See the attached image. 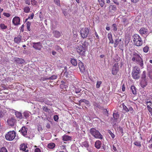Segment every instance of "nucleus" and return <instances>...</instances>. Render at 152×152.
I'll use <instances>...</instances> for the list:
<instances>
[{
  "mask_svg": "<svg viewBox=\"0 0 152 152\" xmlns=\"http://www.w3.org/2000/svg\"><path fill=\"white\" fill-rule=\"evenodd\" d=\"M132 60L137 63L139 64L141 67L143 66V63L142 59L140 55L136 53H134L132 55Z\"/></svg>",
  "mask_w": 152,
  "mask_h": 152,
  "instance_id": "obj_1",
  "label": "nucleus"
},
{
  "mask_svg": "<svg viewBox=\"0 0 152 152\" xmlns=\"http://www.w3.org/2000/svg\"><path fill=\"white\" fill-rule=\"evenodd\" d=\"M133 40L134 44L137 46H140L143 44V41L139 35L137 34H134L133 36Z\"/></svg>",
  "mask_w": 152,
  "mask_h": 152,
  "instance_id": "obj_2",
  "label": "nucleus"
},
{
  "mask_svg": "<svg viewBox=\"0 0 152 152\" xmlns=\"http://www.w3.org/2000/svg\"><path fill=\"white\" fill-rule=\"evenodd\" d=\"M77 53L80 56H85L86 52L87 50V48L83 47L81 45H77L75 48Z\"/></svg>",
  "mask_w": 152,
  "mask_h": 152,
  "instance_id": "obj_3",
  "label": "nucleus"
},
{
  "mask_svg": "<svg viewBox=\"0 0 152 152\" xmlns=\"http://www.w3.org/2000/svg\"><path fill=\"white\" fill-rule=\"evenodd\" d=\"M90 134L95 138L97 139H102L103 138V136L99 132L94 128H92L90 130Z\"/></svg>",
  "mask_w": 152,
  "mask_h": 152,
  "instance_id": "obj_4",
  "label": "nucleus"
},
{
  "mask_svg": "<svg viewBox=\"0 0 152 152\" xmlns=\"http://www.w3.org/2000/svg\"><path fill=\"white\" fill-rule=\"evenodd\" d=\"M140 72V69L138 66H135L134 67L132 73L133 78L135 79H138L140 78L139 74Z\"/></svg>",
  "mask_w": 152,
  "mask_h": 152,
  "instance_id": "obj_5",
  "label": "nucleus"
},
{
  "mask_svg": "<svg viewBox=\"0 0 152 152\" xmlns=\"http://www.w3.org/2000/svg\"><path fill=\"white\" fill-rule=\"evenodd\" d=\"M16 133L14 131H10L5 135L6 139L9 141L13 140L15 137Z\"/></svg>",
  "mask_w": 152,
  "mask_h": 152,
  "instance_id": "obj_6",
  "label": "nucleus"
},
{
  "mask_svg": "<svg viewBox=\"0 0 152 152\" xmlns=\"http://www.w3.org/2000/svg\"><path fill=\"white\" fill-rule=\"evenodd\" d=\"M89 30L87 28H82L80 30L81 37L84 39L87 37L89 33Z\"/></svg>",
  "mask_w": 152,
  "mask_h": 152,
  "instance_id": "obj_7",
  "label": "nucleus"
},
{
  "mask_svg": "<svg viewBox=\"0 0 152 152\" xmlns=\"http://www.w3.org/2000/svg\"><path fill=\"white\" fill-rule=\"evenodd\" d=\"M32 44L33 47L36 50H40L42 47V44L40 42H33L32 43Z\"/></svg>",
  "mask_w": 152,
  "mask_h": 152,
  "instance_id": "obj_8",
  "label": "nucleus"
},
{
  "mask_svg": "<svg viewBox=\"0 0 152 152\" xmlns=\"http://www.w3.org/2000/svg\"><path fill=\"white\" fill-rule=\"evenodd\" d=\"M20 19L18 17L15 16L14 17L12 20L13 24L15 26L20 24Z\"/></svg>",
  "mask_w": 152,
  "mask_h": 152,
  "instance_id": "obj_9",
  "label": "nucleus"
},
{
  "mask_svg": "<svg viewBox=\"0 0 152 152\" xmlns=\"http://www.w3.org/2000/svg\"><path fill=\"white\" fill-rule=\"evenodd\" d=\"M139 32L142 35L144 34L147 36L148 35V30L145 28H142L139 30Z\"/></svg>",
  "mask_w": 152,
  "mask_h": 152,
  "instance_id": "obj_10",
  "label": "nucleus"
},
{
  "mask_svg": "<svg viewBox=\"0 0 152 152\" xmlns=\"http://www.w3.org/2000/svg\"><path fill=\"white\" fill-rule=\"evenodd\" d=\"M66 86L65 85L63 84H61L60 85V88H62L60 92L61 93L65 94L66 95L68 94L67 93V91L66 89H65V86Z\"/></svg>",
  "mask_w": 152,
  "mask_h": 152,
  "instance_id": "obj_11",
  "label": "nucleus"
},
{
  "mask_svg": "<svg viewBox=\"0 0 152 152\" xmlns=\"http://www.w3.org/2000/svg\"><path fill=\"white\" fill-rule=\"evenodd\" d=\"M27 148V146L25 144H21L20 146V150L25 152H28V150H26V148Z\"/></svg>",
  "mask_w": 152,
  "mask_h": 152,
  "instance_id": "obj_12",
  "label": "nucleus"
},
{
  "mask_svg": "<svg viewBox=\"0 0 152 152\" xmlns=\"http://www.w3.org/2000/svg\"><path fill=\"white\" fill-rule=\"evenodd\" d=\"M15 61L16 64H23L25 61L22 58H15Z\"/></svg>",
  "mask_w": 152,
  "mask_h": 152,
  "instance_id": "obj_13",
  "label": "nucleus"
},
{
  "mask_svg": "<svg viewBox=\"0 0 152 152\" xmlns=\"http://www.w3.org/2000/svg\"><path fill=\"white\" fill-rule=\"evenodd\" d=\"M22 40V37L20 35H18L17 37L14 38V42L17 43L19 44L20 43Z\"/></svg>",
  "mask_w": 152,
  "mask_h": 152,
  "instance_id": "obj_14",
  "label": "nucleus"
},
{
  "mask_svg": "<svg viewBox=\"0 0 152 152\" xmlns=\"http://www.w3.org/2000/svg\"><path fill=\"white\" fill-rule=\"evenodd\" d=\"M78 66L80 72H83L85 71V68L83 63L81 62H79Z\"/></svg>",
  "mask_w": 152,
  "mask_h": 152,
  "instance_id": "obj_15",
  "label": "nucleus"
},
{
  "mask_svg": "<svg viewBox=\"0 0 152 152\" xmlns=\"http://www.w3.org/2000/svg\"><path fill=\"white\" fill-rule=\"evenodd\" d=\"M102 145V142L99 140H97L96 141L95 143V146L96 148L98 149H99Z\"/></svg>",
  "mask_w": 152,
  "mask_h": 152,
  "instance_id": "obj_16",
  "label": "nucleus"
},
{
  "mask_svg": "<svg viewBox=\"0 0 152 152\" xmlns=\"http://www.w3.org/2000/svg\"><path fill=\"white\" fill-rule=\"evenodd\" d=\"M27 128L25 126H23L20 130V132L23 136H25L27 135Z\"/></svg>",
  "mask_w": 152,
  "mask_h": 152,
  "instance_id": "obj_17",
  "label": "nucleus"
},
{
  "mask_svg": "<svg viewBox=\"0 0 152 152\" xmlns=\"http://www.w3.org/2000/svg\"><path fill=\"white\" fill-rule=\"evenodd\" d=\"M53 33L54 36L57 38H59L61 35V33L58 31H54Z\"/></svg>",
  "mask_w": 152,
  "mask_h": 152,
  "instance_id": "obj_18",
  "label": "nucleus"
},
{
  "mask_svg": "<svg viewBox=\"0 0 152 152\" xmlns=\"http://www.w3.org/2000/svg\"><path fill=\"white\" fill-rule=\"evenodd\" d=\"M62 138L63 140L65 141L70 140H71V137L65 134L63 136Z\"/></svg>",
  "mask_w": 152,
  "mask_h": 152,
  "instance_id": "obj_19",
  "label": "nucleus"
},
{
  "mask_svg": "<svg viewBox=\"0 0 152 152\" xmlns=\"http://www.w3.org/2000/svg\"><path fill=\"white\" fill-rule=\"evenodd\" d=\"M107 37L110 41L109 43L111 44H113L114 43V41L113 40L112 36L111 33H108L107 34Z\"/></svg>",
  "mask_w": 152,
  "mask_h": 152,
  "instance_id": "obj_20",
  "label": "nucleus"
},
{
  "mask_svg": "<svg viewBox=\"0 0 152 152\" xmlns=\"http://www.w3.org/2000/svg\"><path fill=\"white\" fill-rule=\"evenodd\" d=\"M122 42V41L121 39H115L114 42V47L115 48H116L117 47L119 44H120V43Z\"/></svg>",
  "mask_w": 152,
  "mask_h": 152,
  "instance_id": "obj_21",
  "label": "nucleus"
},
{
  "mask_svg": "<svg viewBox=\"0 0 152 152\" xmlns=\"http://www.w3.org/2000/svg\"><path fill=\"white\" fill-rule=\"evenodd\" d=\"M23 12L26 13H28L30 12L31 9L30 7L28 6H25L23 9Z\"/></svg>",
  "mask_w": 152,
  "mask_h": 152,
  "instance_id": "obj_22",
  "label": "nucleus"
},
{
  "mask_svg": "<svg viewBox=\"0 0 152 152\" xmlns=\"http://www.w3.org/2000/svg\"><path fill=\"white\" fill-rule=\"evenodd\" d=\"M109 11L110 12H114L116 10V6L115 5H111L109 7Z\"/></svg>",
  "mask_w": 152,
  "mask_h": 152,
  "instance_id": "obj_23",
  "label": "nucleus"
},
{
  "mask_svg": "<svg viewBox=\"0 0 152 152\" xmlns=\"http://www.w3.org/2000/svg\"><path fill=\"white\" fill-rule=\"evenodd\" d=\"M15 115L17 118L20 119H22V115L21 113L17 111H16L15 112Z\"/></svg>",
  "mask_w": 152,
  "mask_h": 152,
  "instance_id": "obj_24",
  "label": "nucleus"
},
{
  "mask_svg": "<svg viewBox=\"0 0 152 152\" xmlns=\"http://www.w3.org/2000/svg\"><path fill=\"white\" fill-rule=\"evenodd\" d=\"M55 49L57 51L61 53H62L63 52V50L58 45L56 46L55 47Z\"/></svg>",
  "mask_w": 152,
  "mask_h": 152,
  "instance_id": "obj_25",
  "label": "nucleus"
},
{
  "mask_svg": "<svg viewBox=\"0 0 152 152\" xmlns=\"http://www.w3.org/2000/svg\"><path fill=\"white\" fill-rule=\"evenodd\" d=\"M118 71V68H113L112 73L113 75H116Z\"/></svg>",
  "mask_w": 152,
  "mask_h": 152,
  "instance_id": "obj_26",
  "label": "nucleus"
},
{
  "mask_svg": "<svg viewBox=\"0 0 152 152\" xmlns=\"http://www.w3.org/2000/svg\"><path fill=\"white\" fill-rule=\"evenodd\" d=\"M70 62L72 65L74 66H76L77 65V61L75 59H71L70 61Z\"/></svg>",
  "mask_w": 152,
  "mask_h": 152,
  "instance_id": "obj_27",
  "label": "nucleus"
},
{
  "mask_svg": "<svg viewBox=\"0 0 152 152\" xmlns=\"http://www.w3.org/2000/svg\"><path fill=\"white\" fill-rule=\"evenodd\" d=\"M55 146V144L54 143H50L48 145V147L50 149H53Z\"/></svg>",
  "mask_w": 152,
  "mask_h": 152,
  "instance_id": "obj_28",
  "label": "nucleus"
},
{
  "mask_svg": "<svg viewBox=\"0 0 152 152\" xmlns=\"http://www.w3.org/2000/svg\"><path fill=\"white\" fill-rule=\"evenodd\" d=\"M131 89L132 93L135 95L136 94L137 91L135 87L134 86H132L131 88Z\"/></svg>",
  "mask_w": 152,
  "mask_h": 152,
  "instance_id": "obj_29",
  "label": "nucleus"
},
{
  "mask_svg": "<svg viewBox=\"0 0 152 152\" xmlns=\"http://www.w3.org/2000/svg\"><path fill=\"white\" fill-rule=\"evenodd\" d=\"M101 7H103L105 4L104 0H98Z\"/></svg>",
  "mask_w": 152,
  "mask_h": 152,
  "instance_id": "obj_30",
  "label": "nucleus"
},
{
  "mask_svg": "<svg viewBox=\"0 0 152 152\" xmlns=\"http://www.w3.org/2000/svg\"><path fill=\"white\" fill-rule=\"evenodd\" d=\"M146 72L145 71H144L142 73V74L141 78L142 79H143L144 80H146Z\"/></svg>",
  "mask_w": 152,
  "mask_h": 152,
  "instance_id": "obj_31",
  "label": "nucleus"
},
{
  "mask_svg": "<svg viewBox=\"0 0 152 152\" xmlns=\"http://www.w3.org/2000/svg\"><path fill=\"white\" fill-rule=\"evenodd\" d=\"M112 30L114 32L116 31L117 30V26L115 24H113L112 25Z\"/></svg>",
  "mask_w": 152,
  "mask_h": 152,
  "instance_id": "obj_32",
  "label": "nucleus"
},
{
  "mask_svg": "<svg viewBox=\"0 0 152 152\" xmlns=\"http://www.w3.org/2000/svg\"><path fill=\"white\" fill-rule=\"evenodd\" d=\"M81 91V89L80 88H78V87L77 88H75V90H74V91L76 93L78 94L79 93H80Z\"/></svg>",
  "mask_w": 152,
  "mask_h": 152,
  "instance_id": "obj_33",
  "label": "nucleus"
},
{
  "mask_svg": "<svg viewBox=\"0 0 152 152\" xmlns=\"http://www.w3.org/2000/svg\"><path fill=\"white\" fill-rule=\"evenodd\" d=\"M34 16V14L33 13H32L30 15H29L28 18H26V20H25L26 22L27 21L28 19H33V18Z\"/></svg>",
  "mask_w": 152,
  "mask_h": 152,
  "instance_id": "obj_34",
  "label": "nucleus"
},
{
  "mask_svg": "<svg viewBox=\"0 0 152 152\" xmlns=\"http://www.w3.org/2000/svg\"><path fill=\"white\" fill-rule=\"evenodd\" d=\"M26 27L27 29L30 31V27L31 25V23L29 21H27L26 23Z\"/></svg>",
  "mask_w": 152,
  "mask_h": 152,
  "instance_id": "obj_35",
  "label": "nucleus"
},
{
  "mask_svg": "<svg viewBox=\"0 0 152 152\" xmlns=\"http://www.w3.org/2000/svg\"><path fill=\"white\" fill-rule=\"evenodd\" d=\"M119 115L118 113H113V117L115 119H117L119 118Z\"/></svg>",
  "mask_w": 152,
  "mask_h": 152,
  "instance_id": "obj_36",
  "label": "nucleus"
},
{
  "mask_svg": "<svg viewBox=\"0 0 152 152\" xmlns=\"http://www.w3.org/2000/svg\"><path fill=\"white\" fill-rule=\"evenodd\" d=\"M79 103L80 105V104L82 102H85L86 104H88V101H87V100L84 99H81L80 100L79 102Z\"/></svg>",
  "mask_w": 152,
  "mask_h": 152,
  "instance_id": "obj_37",
  "label": "nucleus"
},
{
  "mask_svg": "<svg viewBox=\"0 0 152 152\" xmlns=\"http://www.w3.org/2000/svg\"><path fill=\"white\" fill-rule=\"evenodd\" d=\"M82 145L86 148H88L89 146L87 142L85 141L83 142Z\"/></svg>",
  "mask_w": 152,
  "mask_h": 152,
  "instance_id": "obj_38",
  "label": "nucleus"
},
{
  "mask_svg": "<svg viewBox=\"0 0 152 152\" xmlns=\"http://www.w3.org/2000/svg\"><path fill=\"white\" fill-rule=\"evenodd\" d=\"M0 27L2 29H5L7 28V26H5L4 24L1 23L0 24Z\"/></svg>",
  "mask_w": 152,
  "mask_h": 152,
  "instance_id": "obj_39",
  "label": "nucleus"
},
{
  "mask_svg": "<svg viewBox=\"0 0 152 152\" xmlns=\"http://www.w3.org/2000/svg\"><path fill=\"white\" fill-rule=\"evenodd\" d=\"M42 109L44 111L47 112H49L50 110L46 106H43Z\"/></svg>",
  "mask_w": 152,
  "mask_h": 152,
  "instance_id": "obj_40",
  "label": "nucleus"
},
{
  "mask_svg": "<svg viewBox=\"0 0 152 152\" xmlns=\"http://www.w3.org/2000/svg\"><path fill=\"white\" fill-rule=\"evenodd\" d=\"M123 46V43L122 42L120 43V44L118 46L119 48L121 50H123L124 48Z\"/></svg>",
  "mask_w": 152,
  "mask_h": 152,
  "instance_id": "obj_41",
  "label": "nucleus"
},
{
  "mask_svg": "<svg viewBox=\"0 0 152 152\" xmlns=\"http://www.w3.org/2000/svg\"><path fill=\"white\" fill-rule=\"evenodd\" d=\"M31 4L33 6L37 5V2L36 0H31Z\"/></svg>",
  "mask_w": 152,
  "mask_h": 152,
  "instance_id": "obj_42",
  "label": "nucleus"
},
{
  "mask_svg": "<svg viewBox=\"0 0 152 152\" xmlns=\"http://www.w3.org/2000/svg\"><path fill=\"white\" fill-rule=\"evenodd\" d=\"M23 115L26 118L28 117L29 116V113L27 112H25L23 113Z\"/></svg>",
  "mask_w": 152,
  "mask_h": 152,
  "instance_id": "obj_43",
  "label": "nucleus"
},
{
  "mask_svg": "<svg viewBox=\"0 0 152 152\" xmlns=\"http://www.w3.org/2000/svg\"><path fill=\"white\" fill-rule=\"evenodd\" d=\"M122 106L123 108V110L126 112H128V108L124 105V103L122 104Z\"/></svg>",
  "mask_w": 152,
  "mask_h": 152,
  "instance_id": "obj_44",
  "label": "nucleus"
},
{
  "mask_svg": "<svg viewBox=\"0 0 152 152\" xmlns=\"http://www.w3.org/2000/svg\"><path fill=\"white\" fill-rule=\"evenodd\" d=\"M134 144L136 146L140 147L141 146L140 142V141H135L134 142Z\"/></svg>",
  "mask_w": 152,
  "mask_h": 152,
  "instance_id": "obj_45",
  "label": "nucleus"
},
{
  "mask_svg": "<svg viewBox=\"0 0 152 152\" xmlns=\"http://www.w3.org/2000/svg\"><path fill=\"white\" fill-rule=\"evenodd\" d=\"M108 132L110 134L111 137H112V139H114L115 138V135L114 134H113L112 132L110 130H109Z\"/></svg>",
  "mask_w": 152,
  "mask_h": 152,
  "instance_id": "obj_46",
  "label": "nucleus"
},
{
  "mask_svg": "<svg viewBox=\"0 0 152 152\" xmlns=\"http://www.w3.org/2000/svg\"><path fill=\"white\" fill-rule=\"evenodd\" d=\"M148 143L150 144L149 147L151 148H152V134H151V139L148 141Z\"/></svg>",
  "mask_w": 152,
  "mask_h": 152,
  "instance_id": "obj_47",
  "label": "nucleus"
},
{
  "mask_svg": "<svg viewBox=\"0 0 152 152\" xmlns=\"http://www.w3.org/2000/svg\"><path fill=\"white\" fill-rule=\"evenodd\" d=\"M54 1L55 4L57 5V6H60V0H53Z\"/></svg>",
  "mask_w": 152,
  "mask_h": 152,
  "instance_id": "obj_48",
  "label": "nucleus"
},
{
  "mask_svg": "<svg viewBox=\"0 0 152 152\" xmlns=\"http://www.w3.org/2000/svg\"><path fill=\"white\" fill-rule=\"evenodd\" d=\"M149 47L148 46L144 47L143 49V51L145 53H147Z\"/></svg>",
  "mask_w": 152,
  "mask_h": 152,
  "instance_id": "obj_49",
  "label": "nucleus"
},
{
  "mask_svg": "<svg viewBox=\"0 0 152 152\" xmlns=\"http://www.w3.org/2000/svg\"><path fill=\"white\" fill-rule=\"evenodd\" d=\"M57 77V76L53 75L48 78V80H54L56 79Z\"/></svg>",
  "mask_w": 152,
  "mask_h": 152,
  "instance_id": "obj_50",
  "label": "nucleus"
},
{
  "mask_svg": "<svg viewBox=\"0 0 152 152\" xmlns=\"http://www.w3.org/2000/svg\"><path fill=\"white\" fill-rule=\"evenodd\" d=\"M102 83L101 81H97L96 84V87L97 88H99L100 87V85Z\"/></svg>",
  "mask_w": 152,
  "mask_h": 152,
  "instance_id": "obj_51",
  "label": "nucleus"
},
{
  "mask_svg": "<svg viewBox=\"0 0 152 152\" xmlns=\"http://www.w3.org/2000/svg\"><path fill=\"white\" fill-rule=\"evenodd\" d=\"M1 90H6L7 89V87L4 84L1 85Z\"/></svg>",
  "mask_w": 152,
  "mask_h": 152,
  "instance_id": "obj_52",
  "label": "nucleus"
},
{
  "mask_svg": "<svg viewBox=\"0 0 152 152\" xmlns=\"http://www.w3.org/2000/svg\"><path fill=\"white\" fill-rule=\"evenodd\" d=\"M0 152H8L7 150L5 147H2L1 148Z\"/></svg>",
  "mask_w": 152,
  "mask_h": 152,
  "instance_id": "obj_53",
  "label": "nucleus"
},
{
  "mask_svg": "<svg viewBox=\"0 0 152 152\" xmlns=\"http://www.w3.org/2000/svg\"><path fill=\"white\" fill-rule=\"evenodd\" d=\"M147 107L148 111L150 112V113L152 115V108L150 107L149 106H147Z\"/></svg>",
  "mask_w": 152,
  "mask_h": 152,
  "instance_id": "obj_54",
  "label": "nucleus"
},
{
  "mask_svg": "<svg viewBox=\"0 0 152 152\" xmlns=\"http://www.w3.org/2000/svg\"><path fill=\"white\" fill-rule=\"evenodd\" d=\"M130 112V113H132L134 112V110L133 108L130 107L128 108V112Z\"/></svg>",
  "mask_w": 152,
  "mask_h": 152,
  "instance_id": "obj_55",
  "label": "nucleus"
},
{
  "mask_svg": "<svg viewBox=\"0 0 152 152\" xmlns=\"http://www.w3.org/2000/svg\"><path fill=\"white\" fill-rule=\"evenodd\" d=\"M113 68H118V63H115L113 66Z\"/></svg>",
  "mask_w": 152,
  "mask_h": 152,
  "instance_id": "obj_56",
  "label": "nucleus"
},
{
  "mask_svg": "<svg viewBox=\"0 0 152 152\" xmlns=\"http://www.w3.org/2000/svg\"><path fill=\"white\" fill-rule=\"evenodd\" d=\"M129 38L128 37L125 39V44L127 45L129 42Z\"/></svg>",
  "mask_w": 152,
  "mask_h": 152,
  "instance_id": "obj_57",
  "label": "nucleus"
},
{
  "mask_svg": "<svg viewBox=\"0 0 152 152\" xmlns=\"http://www.w3.org/2000/svg\"><path fill=\"white\" fill-rule=\"evenodd\" d=\"M147 104H148L149 103L150 104H147V106H149L150 107H151V108H152V101H147L146 102Z\"/></svg>",
  "mask_w": 152,
  "mask_h": 152,
  "instance_id": "obj_58",
  "label": "nucleus"
},
{
  "mask_svg": "<svg viewBox=\"0 0 152 152\" xmlns=\"http://www.w3.org/2000/svg\"><path fill=\"white\" fill-rule=\"evenodd\" d=\"M3 14L4 16H5L7 17H10V14L9 13H6V12L3 13Z\"/></svg>",
  "mask_w": 152,
  "mask_h": 152,
  "instance_id": "obj_59",
  "label": "nucleus"
},
{
  "mask_svg": "<svg viewBox=\"0 0 152 152\" xmlns=\"http://www.w3.org/2000/svg\"><path fill=\"white\" fill-rule=\"evenodd\" d=\"M53 118L55 121H57L58 120V115H55L54 116Z\"/></svg>",
  "mask_w": 152,
  "mask_h": 152,
  "instance_id": "obj_60",
  "label": "nucleus"
},
{
  "mask_svg": "<svg viewBox=\"0 0 152 152\" xmlns=\"http://www.w3.org/2000/svg\"><path fill=\"white\" fill-rule=\"evenodd\" d=\"M64 76L66 78H67L69 77L68 76V72L66 71L64 73Z\"/></svg>",
  "mask_w": 152,
  "mask_h": 152,
  "instance_id": "obj_61",
  "label": "nucleus"
},
{
  "mask_svg": "<svg viewBox=\"0 0 152 152\" xmlns=\"http://www.w3.org/2000/svg\"><path fill=\"white\" fill-rule=\"evenodd\" d=\"M35 152H41V150L39 148H37L35 149Z\"/></svg>",
  "mask_w": 152,
  "mask_h": 152,
  "instance_id": "obj_62",
  "label": "nucleus"
},
{
  "mask_svg": "<svg viewBox=\"0 0 152 152\" xmlns=\"http://www.w3.org/2000/svg\"><path fill=\"white\" fill-rule=\"evenodd\" d=\"M48 80V78L42 77L40 79V80L41 81H44L46 80Z\"/></svg>",
  "mask_w": 152,
  "mask_h": 152,
  "instance_id": "obj_63",
  "label": "nucleus"
},
{
  "mask_svg": "<svg viewBox=\"0 0 152 152\" xmlns=\"http://www.w3.org/2000/svg\"><path fill=\"white\" fill-rule=\"evenodd\" d=\"M25 3L28 5H30V0H25Z\"/></svg>",
  "mask_w": 152,
  "mask_h": 152,
  "instance_id": "obj_64",
  "label": "nucleus"
}]
</instances>
